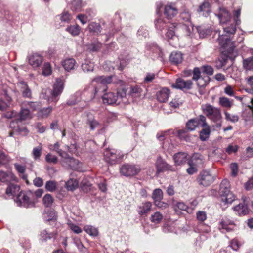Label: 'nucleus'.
Listing matches in <instances>:
<instances>
[{"label": "nucleus", "instance_id": "obj_1", "mask_svg": "<svg viewBox=\"0 0 253 253\" xmlns=\"http://www.w3.org/2000/svg\"><path fill=\"white\" fill-rule=\"evenodd\" d=\"M240 9L234 11L233 13L234 23L230 24L229 22H227L221 24L223 29V34L220 35V33H218L217 40L219 44L223 49V51L228 53L233 52L235 47L234 42L232 41V37L236 32V25L240 24Z\"/></svg>", "mask_w": 253, "mask_h": 253}, {"label": "nucleus", "instance_id": "obj_2", "mask_svg": "<svg viewBox=\"0 0 253 253\" xmlns=\"http://www.w3.org/2000/svg\"><path fill=\"white\" fill-rule=\"evenodd\" d=\"M230 184L227 179H224L220 185L219 193L221 200L224 204H231L235 200L236 196L230 192Z\"/></svg>", "mask_w": 253, "mask_h": 253}, {"label": "nucleus", "instance_id": "obj_3", "mask_svg": "<svg viewBox=\"0 0 253 253\" xmlns=\"http://www.w3.org/2000/svg\"><path fill=\"white\" fill-rule=\"evenodd\" d=\"M201 109L203 113L210 120L216 122L221 118L220 109L215 107L209 104H203L201 105Z\"/></svg>", "mask_w": 253, "mask_h": 253}, {"label": "nucleus", "instance_id": "obj_4", "mask_svg": "<svg viewBox=\"0 0 253 253\" xmlns=\"http://www.w3.org/2000/svg\"><path fill=\"white\" fill-rule=\"evenodd\" d=\"M104 156L107 163L115 165L119 163L123 159L124 154L119 150L106 149L104 152Z\"/></svg>", "mask_w": 253, "mask_h": 253}, {"label": "nucleus", "instance_id": "obj_5", "mask_svg": "<svg viewBox=\"0 0 253 253\" xmlns=\"http://www.w3.org/2000/svg\"><path fill=\"white\" fill-rule=\"evenodd\" d=\"M114 77V76H112L108 77L102 76L93 79L92 82L95 84V94L100 93L101 95L102 93L107 90V84H110L112 82V78Z\"/></svg>", "mask_w": 253, "mask_h": 253}, {"label": "nucleus", "instance_id": "obj_6", "mask_svg": "<svg viewBox=\"0 0 253 253\" xmlns=\"http://www.w3.org/2000/svg\"><path fill=\"white\" fill-rule=\"evenodd\" d=\"M215 175L209 171L202 170L198 174L196 181L200 186L206 187L210 185L215 180Z\"/></svg>", "mask_w": 253, "mask_h": 253}, {"label": "nucleus", "instance_id": "obj_7", "mask_svg": "<svg viewBox=\"0 0 253 253\" xmlns=\"http://www.w3.org/2000/svg\"><path fill=\"white\" fill-rule=\"evenodd\" d=\"M120 171L122 175L130 177L138 174L141 171V168L139 165L126 163L120 167Z\"/></svg>", "mask_w": 253, "mask_h": 253}, {"label": "nucleus", "instance_id": "obj_8", "mask_svg": "<svg viewBox=\"0 0 253 253\" xmlns=\"http://www.w3.org/2000/svg\"><path fill=\"white\" fill-rule=\"evenodd\" d=\"M128 99L136 102L141 100L145 96L143 89L140 86L136 85L131 86L128 94Z\"/></svg>", "mask_w": 253, "mask_h": 253}, {"label": "nucleus", "instance_id": "obj_9", "mask_svg": "<svg viewBox=\"0 0 253 253\" xmlns=\"http://www.w3.org/2000/svg\"><path fill=\"white\" fill-rule=\"evenodd\" d=\"M236 226L235 222L227 217L222 218L218 223V228L222 233L233 231Z\"/></svg>", "mask_w": 253, "mask_h": 253}, {"label": "nucleus", "instance_id": "obj_10", "mask_svg": "<svg viewBox=\"0 0 253 253\" xmlns=\"http://www.w3.org/2000/svg\"><path fill=\"white\" fill-rule=\"evenodd\" d=\"M62 164L66 169H78L80 168V163L78 160L70 157L67 153L66 156L62 158Z\"/></svg>", "mask_w": 253, "mask_h": 253}, {"label": "nucleus", "instance_id": "obj_11", "mask_svg": "<svg viewBox=\"0 0 253 253\" xmlns=\"http://www.w3.org/2000/svg\"><path fill=\"white\" fill-rule=\"evenodd\" d=\"M156 174L164 172L167 171H173L172 166L168 164L161 157H159L155 162Z\"/></svg>", "mask_w": 253, "mask_h": 253}, {"label": "nucleus", "instance_id": "obj_12", "mask_svg": "<svg viewBox=\"0 0 253 253\" xmlns=\"http://www.w3.org/2000/svg\"><path fill=\"white\" fill-rule=\"evenodd\" d=\"M215 15L218 17L220 25L231 21V13L225 7H219L217 10L215 12Z\"/></svg>", "mask_w": 253, "mask_h": 253}, {"label": "nucleus", "instance_id": "obj_13", "mask_svg": "<svg viewBox=\"0 0 253 253\" xmlns=\"http://www.w3.org/2000/svg\"><path fill=\"white\" fill-rule=\"evenodd\" d=\"M174 27L176 30L177 35H183L185 36H189L193 29L192 25L191 23L188 24H184L182 23H176L172 24V27Z\"/></svg>", "mask_w": 253, "mask_h": 253}, {"label": "nucleus", "instance_id": "obj_14", "mask_svg": "<svg viewBox=\"0 0 253 253\" xmlns=\"http://www.w3.org/2000/svg\"><path fill=\"white\" fill-rule=\"evenodd\" d=\"M64 88V82L60 79H57L53 86V89L49 90L51 98L53 101H57L56 97L59 95L62 92Z\"/></svg>", "mask_w": 253, "mask_h": 253}, {"label": "nucleus", "instance_id": "obj_15", "mask_svg": "<svg viewBox=\"0 0 253 253\" xmlns=\"http://www.w3.org/2000/svg\"><path fill=\"white\" fill-rule=\"evenodd\" d=\"M27 59L29 64L34 69L39 67L43 61V57L38 53L30 54Z\"/></svg>", "mask_w": 253, "mask_h": 253}, {"label": "nucleus", "instance_id": "obj_16", "mask_svg": "<svg viewBox=\"0 0 253 253\" xmlns=\"http://www.w3.org/2000/svg\"><path fill=\"white\" fill-rule=\"evenodd\" d=\"M17 205L25 208L34 207V203L29 200V198L24 192H20L16 199Z\"/></svg>", "mask_w": 253, "mask_h": 253}, {"label": "nucleus", "instance_id": "obj_17", "mask_svg": "<svg viewBox=\"0 0 253 253\" xmlns=\"http://www.w3.org/2000/svg\"><path fill=\"white\" fill-rule=\"evenodd\" d=\"M205 162L204 157L199 153H194L188 161L189 165H195L197 167H202Z\"/></svg>", "mask_w": 253, "mask_h": 253}, {"label": "nucleus", "instance_id": "obj_18", "mask_svg": "<svg viewBox=\"0 0 253 253\" xmlns=\"http://www.w3.org/2000/svg\"><path fill=\"white\" fill-rule=\"evenodd\" d=\"M192 82L191 80H184L181 78H178L176 80L175 83L171 85V87L174 88L180 89H189L191 88Z\"/></svg>", "mask_w": 253, "mask_h": 253}, {"label": "nucleus", "instance_id": "obj_19", "mask_svg": "<svg viewBox=\"0 0 253 253\" xmlns=\"http://www.w3.org/2000/svg\"><path fill=\"white\" fill-rule=\"evenodd\" d=\"M170 94V90L167 87H163L159 90L156 94V99L159 102L164 103L166 102Z\"/></svg>", "mask_w": 253, "mask_h": 253}, {"label": "nucleus", "instance_id": "obj_20", "mask_svg": "<svg viewBox=\"0 0 253 253\" xmlns=\"http://www.w3.org/2000/svg\"><path fill=\"white\" fill-rule=\"evenodd\" d=\"M152 197L154 200L156 206L159 207H166L167 204L160 201L163 199V193L161 189H156L153 192Z\"/></svg>", "mask_w": 253, "mask_h": 253}, {"label": "nucleus", "instance_id": "obj_21", "mask_svg": "<svg viewBox=\"0 0 253 253\" xmlns=\"http://www.w3.org/2000/svg\"><path fill=\"white\" fill-rule=\"evenodd\" d=\"M6 118L8 119L15 118V120L11 121L10 124V127L13 129L14 131L21 132L22 130L19 128V126L17 125L18 122L16 120L17 118V114L16 112L14 111L7 112L5 114Z\"/></svg>", "mask_w": 253, "mask_h": 253}, {"label": "nucleus", "instance_id": "obj_22", "mask_svg": "<svg viewBox=\"0 0 253 253\" xmlns=\"http://www.w3.org/2000/svg\"><path fill=\"white\" fill-rule=\"evenodd\" d=\"M178 13L177 8L174 4H170L165 6L164 8V14L168 19L174 17Z\"/></svg>", "mask_w": 253, "mask_h": 253}, {"label": "nucleus", "instance_id": "obj_23", "mask_svg": "<svg viewBox=\"0 0 253 253\" xmlns=\"http://www.w3.org/2000/svg\"><path fill=\"white\" fill-rule=\"evenodd\" d=\"M17 86L20 89L23 97L31 98L32 92L27 84L24 81H20L17 83Z\"/></svg>", "mask_w": 253, "mask_h": 253}, {"label": "nucleus", "instance_id": "obj_24", "mask_svg": "<svg viewBox=\"0 0 253 253\" xmlns=\"http://www.w3.org/2000/svg\"><path fill=\"white\" fill-rule=\"evenodd\" d=\"M102 100L104 104H119L120 101L117 102L116 96L113 92H109L102 95Z\"/></svg>", "mask_w": 253, "mask_h": 253}, {"label": "nucleus", "instance_id": "obj_25", "mask_svg": "<svg viewBox=\"0 0 253 253\" xmlns=\"http://www.w3.org/2000/svg\"><path fill=\"white\" fill-rule=\"evenodd\" d=\"M16 180V177L12 172L0 171V181L1 182H10Z\"/></svg>", "mask_w": 253, "mask_h": 253}, {"label": "nucleus", "instance_id": "obj_26", "mask_svg": "<svg viewBox=\"0 0 253 253\" xmlns=\"http://www.w3.org/2000/svg\"><path fill=\"white\" fill-rule=\"evenodd\" d=\"M188 154L184 152H178L173 156L175 164L176 165H181L185 163L187 160Z\"/></svg>", "mask_w": 253, "mask_h": 253}, {"label": "nucleus", "instance_id": "obj_27", "mask_svg": "<svg viewBox=\"0 0 253 253\" xmlns=\"http://www.w3.org/2000/svg\"><path fill=\"white\" fill-rule=\"evenodd\" d=\"M233 210L236 214L239 216L245 215L248 212V206L244 203H241L234 207Z\"/></svg>", "mask_w": 253, "mask_h": 253}, {"label": "nucleus", "instance_id": "obj_28", "mask_svg": "<svg viewBox=\"0 0 253 253\" xmlns=\"http://www.w3.org/2000/svg\"><path fill=\"white\" fill-rule=\"evenodd\" d=\"M152 207L151 203L146 202L138 207V212L139 215H143L147 214L151 210Z\"/></svg>", "mask_w": 253, "mask_h": 253}, {"label": "nucleus", "instance_id": "obj_29", "mask_svg": "<svg viewBox=\"0 0 253 253\" xmlns=\"http://www.w3.org/2000/svg\"><path fill=\"white\" fill-rule=\"evenodd\" d=\"M155 25L157 30L162 35L163 33V30L166 29L169 26L167 24V22L162 18H159L155 21Z\"/></svg>", "mask_w": 253, "mask_h": 253}, {"label": "nucleus", "instance_id": "obj_30", "mask_svg": "<svg viewBox=\"0 0 253 253\" xmlns=\"http://www.w3.org/2000/svg\"><path fill=\"white\" fill-rule=\"evenodd\" d=\"M43 219L46 222H55L57 219L55 211L52 210L45 211L44 213Z\"/></svg>", "mask_w": 253, "mask_h": 253}, {"label": "nucleus", "instance_id": "obj_31", "mask_svg": "<svg viewBox=\"0 0 253 253\" xmlns=\"http://www.w3.org/2000/svg\"><path fill=\"white\" fill-rule=\"evenodd\" d=\"M197 11L199 13H202L203 16L207 17L211 11L210 3L207 1L204 2L200 5Z\"/></svg>", "mask_w": 253, "mask_h": 253}, {"label": "nucleus", "instance_id": "obj_32", "mask_svg": "<svg viewBox=\"0 0 253 253\" xmlns=\"http://www.w3.org/2000/svg\"><path fill=\"white\" fill-rule=\"evenodd\" d=\"M76 61L73 58L65 59L62 63L63 67L67 71L74 69L76 66Z\"/></svg>", "mask_w": 253, "mask_h": 253}, {"label": "nucleus", "instance_id": "obj_33", "mask_svg": "<svg viewBox=\"0 0 253 253\" xmlns=\"http://www.w3.org/2000/svg\"><path fill=\"white\" fill-rule=\"evenodd\" d=\"M31 118L29 110L27 109L22 108L19 114H17V118L16 120L17 122H22Z\"/></svg>", "mask_w": 253, "mask_h": 253}, {"label": "nucleus", "instance_id": "obj_34", "mask_svg": "<svg viewBox=\"0 0 253 253\" xmlns=\"http://www.w3.org/2000/svg\"><path fill=\"white\" fill-rule=\"evenodd\" d=\"M19 186L16 184H10L8 185L6 188L5 193L9 196H14L19 192Z\"/></svg>", "mask_w": 253, "mask_h": 253}, {"label": "nucleus", "instance_id": "obj_35", "mask_svg": "<svg viewBox=\"0 0 253 253\" xmlns=\"http://www.w3.org/2000/svg\"><path fill=\"white\" fill-rule=\"evenodd\" d=\"M183 60V56L180 52H173L170 56V61L175 64L181 63Z\"/></svg>", "mask_w": 253, "mask_h": 253}, {"label": "nucleus", "instance_id": "obj_36", "mask_svg": "<svg viewBox=\"0 0 253 253\" xmlns=\"http://www.w3.org/2000/svg\"><path fill=\"white\" fill-rule=\"evenodd\" d=\"M56 235V233L53 232H48L46 230H43L42 231L40 234V239L42 241L46 242L48 240L51 239V238L55 237Z\"/></svg>", "mask_w": 253, "mask_h": 253}, {"label": "nucleus", "instance_id": "obj_37", "mask_svg": "<svg viewBox=\"0 0 253 253\" xmlns=\"http://www.w3.org/2000/svg\"><path fill=\"white\" fill-rule=\"evenodd\" d=\"M4 99L6 102H4L2 99L0 100V110H4L9 107L11 98L9 96L6 92L4 94Z\"/></svg>", "mask_w": 253, "mask_h": 253}, {"label": "nucleus", "instance_id": "obj_38", "mask_svg": "<svg viewBox=\"0 0 253 253\" xmlns=\"http://www.w3.org/2000/svg\"><path fill=\"white\" fill-rule=\"evenodd\" d=\"M163 217V215L161 212L156 211L151 215L150 220L151 222L157 224L162 221Z\"/></svg>", "mask_w": 253, "mask_h": 253}, {"label": "nucleus", "instance_id": "obj_39", "mask_svg": "<svg viewBox=\"0 0 253 253\" xmlns=\"http://www.w3.org/2000/svg\"><path fill=\"white\" fill-rule=\"evenodd\" d=\"M42 145L40 143L39 145L33 148L32 152V155L33 158L35 160H39L42 155Z\"/></svg>", "mask_w": 253, "mask_h": 253}, {"label": "nucleus", "instance_id": "obj_40", "mask_svg": "<svg viewBox=\"0 0 253 253\" xmlns=\"http://www.w3.org/2000/svg\"><path fill=\"white\" fill-rule=\"evenodd\" d=\"M117 102L120 101V102L122 101L124 103L127 102V100L126 99V90L125 88H123L120 89L117 91Z\"/></svg>", "mask_w": 253, "mask_h": 253}, {"label": "nucleus", "instance_id": "obj_41", "mask_svg": "<svg viewBox=\"0 0 253 253\" xmlns=\"http://www.w3.org/2000/svg\"><path fill=\"white\" fill-rule=\"evenodd\" d=\"M59 147V143L58 142H56L54 145H49L48 148L50 150L56 152L62 158L65 157L67 153L60 149Z\"/></svg>", "mask_w": 253, "mask_h": 253}, {"label": "nucleus", "instance_id": "obj_42", "mask_svg": "<svg viewBox=\"0 0 253 253\" xmlns=\"http://www.w3.org/2000/svg\"><path fill=\"white\" fill-rule=\"evenodd\" d=\"M172 24H175V23H170V25L166 28L167 31L166 32L165 35L169 39H171L175 35H177L176 30L173 26L172 27Z\"/></svg>", "mask_w": 253, "mask_h": 253}, {"label": "nucleus", "instance_id": "obj_43", "mask_svg": "<svg viewBox=\"0 0 253 253\" xmlns=\"http://www.w3.org/2000/svg\"><path fill=\"white\" fill-rule=\"evenodd\" d=\"M243 66L246 70H253V56L244 59L243 61Z\"/></svg>", "mask_w": 253, "mask_h": 253}, {"label": "nucleus", "instance_id": "obj_44", "mask_svg": "<svg viewBox=\"0 0 253 253\" xmlns=\"http://www.w3.org/2000/svg\"><path fill=\"white\" fill-rule=\"evenodd\" d=\"M66 31L68 32L72 36H77L80 33V27L78 25H71L66 28Z\"/></svg>", "mask_w": 253, "mask_h": 253}, {"label": "nucleus", "instance_id": "obj_45", "mask_svg": "<svg viewBox=\"0 0 253 253\" xmlns=\"http://www.w3.org/2000/svg\"><path fill=\"white\" fill-rule=\"evenodd\" d=\"M84 229L90 236H96L98 234V229L91 225H85L84 226Z\"/></svg>", "mask_w": 253, "mask_h": 253}, {"label": "nucleus", "instance_id": "obj_46", "mask_svg": "<svg viewBox=\"0 0 253 253\" xmlns=\"http://www.w3.org/2000/svg\"><path fill=\"white\" fill-rule=\"evenodd\" d=\"M88 28L90 32L93 34H98L101 31L100 25L95 22H92L88 25Z\"/></svg>", "mask_w": 253, "mask_h": 253}, {"label": "nucleus", "instance_id": "obj_47", "mask_svg": "<svg viewBox=\"0 0 253 253\" xmlns=\"http://www.w3.org/2000/svg\"><path fill=\"white\" fill-rule=\"evenodd\" d=\"M78 186V182L76 179H71L66 183V187L68 190L73 191Z\"/></svg>", "mask_w": 253, "mask_h": 253}, {"label": "nucleus", "instance_id": "obj_48", "mask_svg": "<svg viewBox=\"0 0 253 253\" xmlns=\"http://www.w3.org/2000/svg\"><path fill=\"white\" fill-rule=\"evenodd\" d=\"M81 93L76 92L67 102L69 105H74L80 101Z\"/></svg>", "mask_w": 253, "mask_h": 253}, {"label": "nucleus", "instance_id": "obj_49", "mask_svg": "<svg viewBox=\"0 0 253 253\" xmlns=\"http://www.w3.org/2000/svg\"><path fill=\"white\" fill-rule=\"evenodd\" d=\"M219 103L221 106L226 108H230L233 105L232 102L225 97L219 98Z\"/></svg>", "mask_w": 253, "mask_h": 253}, {"label": "nucleus", "instance_id": "obj_50", "mask_svg": "<svg viewBox=\"0 0 253 253\" xmlns=\"http://www.w3.org/2000/svg\"><path fill=\"white\" fill-rule=\"evenodd\" d=\"M86 123L89 126L90 129L91 130H94L100 126L99 122L94 118L88 119Z\"/></svg>", "mask_w": 253, "mask_h": 253}, {"label": "nucleus", "instance_id": "obj_51", "mask_svg": "<svg viewBox=\"0 0 253 253\" xmlns=\"http://www.w3.org/2000/svg\"><path fill=\"white\" fill-rule=\"evenodd\" d=\"M57 183L55 181L50 180L46 182L45 188L50 192L54 191L57 188Z\"/></svg>", "mask_w": 253, "mask_h": 253}, {"label": "nucleus", "instance_id": "obj_52", "mask_svg": "<svg viewBox=\"0 0 253 253\" xmlns=\"http://www.w3.org/2000/svg\"><path fill=\"white\" fill-rule=\"evenodd\" d=\"M14 166L18 173L22 175V178L24 179H26L27 176L24 174L26 170V167L18 163H15Z\"/></svg>", "mask_w": 253, "mask_h": 253}, {"label": "nucleus", "instance_id": "obj_53", "mask_svg": "<svg viewBox=\"0 0 253 253\" xmlns=\"http://www.w3.org/2000/svg\"><path fill=\"white\" fill-rule=\"evenodd\" d=\"M194 119L197 122L199 127L201 126L202 127H206L208 126L206 123V117L204 116L201 115L198 118Z\"/></svg>", "mask_w": 253, "mask_h": 253}, {"label": "nucleus", "instance_id": "obj_54", "mask_svg": "<svg viewBox=\"0 0 253 253\" xmlns=\"http://www.w3.org/2000/svg\"><path fill=\"white\" fill-rule=\"evenodd\" d=\"M43 204L46 207H51L53 202V199L51 195L46 194L43 198Z\"/></svg>", "mask_w": 253, "mask_h": 253}, {"label": "nucleus", "instance_id": "obj_55", "mask_svg": "<svg viewBox=\"0 0 253 253\" xmlns=\"http://www.w3.org/2000/svg\"><path fill=\"white\" fill-rule=\"evenodd\" d=\"M196 80L197 81V85L199 87H204L208 84L209 81V78L208 76H206L204 78H200Z\"/></svg>", "mask_w": 253, "mask_h": 253}, {"label": "nucleus", "instance_id": "obj_56", "mask_svg": "<svg viewBox=\"0 0 253 253\" xmlns=\"http://www.w3.org/2000/svg\"><path fill=\"white\" fill-rule=\"evenodd\" d=\"M197 127H199L198 124L194 119L190 120L186 124L187 128L190 131L195 130Z\"/></svg>", "mask_w": 253, "mask_h": 253}, {"label": "nucleus", "instance_id": "obj_57", "mask_svg": "<svg viewBox=\"0 0 253 253\" xmlns=\"http://www.w3.org/2000/svg\"><path fill=\"white\" fill-rule=\"evenodd\" d=\"M52 110L51 107H47L41 109L38 112V116L42 118L47 117L51 113Z\"/></svg>", "mask_w": 253, "mask_h": 253}, {"label": "nucleus", "instance_id": "obj_58", "mask_svg": "<svg viewBox=\"0 0 253 253\" xmlns=\"http://www.w3.org/2000/svg\"><path fill=\"white\" fill-rule=\"evenodd\" d=\"M204 128H205L200 132V138L202 141H205L207 140L208 138L210 133V131L208 127Z\"/></svg>", "mask_w": 253, "mask_h": 253}, {"label": "nucleus", "instance_id": "obj_59", "mask_svg": "<svg viewBox=\"0 0 253 253\" xmlns=\"http://www.w3.org/2000/svg\"><path fill=\"white\" fill-rule=\"evenodd\" d=\"M174 209L176 212H177L178 210L184 211L188 212L189 207L183 202H177L174 205Z\"/></svg>", "mask_w": 253, "mask_h": 253}, {"label": "nucleus", "instance_id": "obj_60", "mask_svg": "<svg viewBox=\"0 0 253 253\" xmlns=\"http://www.w3.org/2000/svg\"><path fill=\"white\" fill-rule=\"evenodd\" d=\"M52 73L51 67L50 63L47 62L44 64L42 68V74L44 76H49Z\"/></svg>", "mask_w": 253, "mask_h": 253}, {"label": "nucleus", "instance_id": "obj_61", "mask_svg": "<svg viewBox=\"0 0 253 253\" xmlns=\"http://www.w3.org/2000/svg\"><path fill=\"white\" fill-rule=\"evenodd\" d=\"M60 20L63 22H69L72 19L71 15L68 11L63 12L60 15Z\"/></svg>", "mask_w": 253, "mask_h": 253}, {"label": "nucleus", "instance_id": "obj_62", "mask_svg": "<svg viewBox=\"0 0 253 253\" xmlns=\"http://www.w3.org/2000/svg\"><path fill=\"white\" fill-rule=\"evenodd\" d=\"M71 9L74 11H79L82 7L81 0H74L71 3Z\"/></svg>", "mask_w": 253, "mask_h": 253}, {"label": "nucleus", "instance_id": "obj_63", "mask_svg": "<svg viewBox=\"0 0 253 253\" xmlns=\"http://www.w3.org/2000/svg\"><path fill=\"white\" fill-rule=\"evenodd\" d=\"M101 47V44L98 42H94L88 45V49L92 51H97Z\"/></svg>", "mask_w": 253, "mask_h": 253}, {"label": "nucleus", "instance_id": "obj_64", "mask_svg": "<svg viewBox=\"0 0 253 253\" xmlns=\"http://www.w3.org/2000/svg\"><path fill=\"white\" fill-rule=\"evenodd\" d=\"M180 18L185 22H190L191 14L188 10H185L180 15Z\"/></svg>", "mask_w": 253, "mask_h": 253}]
</instances>
